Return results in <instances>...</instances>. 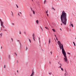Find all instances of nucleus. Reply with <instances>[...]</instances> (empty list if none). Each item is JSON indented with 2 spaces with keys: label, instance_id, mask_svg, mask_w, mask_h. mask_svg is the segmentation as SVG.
I'll list each match as a JSON object with an SVG mask.
<instances>
[{
  "label": "nucleus",
  "instance_id": "obj_1",
  "mask_svg": "<svg viewBox=\"0 0 76 76\" xmlns=\"http://www.w3.org/2000/svg\"><path fill=\"white\" fill-rule=\"evenodd\" d=\"M58 44L60 50H62V54L65 57L64 58V61L66 62V63L68 64L69 63V61H68V60L67 58V56H66V51H65L64 49V48L63 47V45L61 43V42L60 41H58Z\"/></svg>",
  "mask_w": 76,
  "mask_h": 76
},
{
  "label": "nucleus",
  "instance_id": "obj_2",
  "mask_svg": "<svg viewBox=\"0 0 76 76\" xmlns=\"http://www.w3.org/2000/svg\"><path fill=\"white\" fill-rule=\"evenodd\" d=\"M61 22L64 25H66L67 22V14L63 10L61 15Z\"/></svg>",
  "mask_w": 76,
  "mask_h": 76
},
{
  "label": "nucleus",
  "instance_id": "obj_3",
  "mask_svg": "<svg viewBox=\"0 0 76 76\" xmlns=\"http://www.w3.org/2000/svg\"><path fill=\"white\" fill-rule=\"evenodd\" d=\"M0 22H1V26L3 27V28H5V26L3 25H4V22L2 21V20L0 19Z\"/></svg>",
  "mask_w": 76,
  "mask_h": 76
},
{
  "label": "nucleus",
  "instance_id": "obj_4",
  "mask_svg": "<svg viewBox=\"0 0 76 76\" xmlns=\"http://www.w3.org/2000/svg\"><path fill=\"white\" fill-rule=\"evenodd\" d=\"M34 70H33L32 71V72L31 73L30 76H34Z\"/></svg>",
  "mask_w": 76,
  "mask_h": 76
},
{
  "label": "nucleus",
  "instance_id": "obj_5",
  "mask_svg": "<svg viewBox=\"0 0 76 76\" xmlns=\"http://www.w3.org/2000/svg\"><path fill=\"white\" fill-rule=\"evenodd\" d=\"M68 76V73H65L64 76Z\"/></svg>",
  "mask_w": 76,
  "mask_h": 76
},
{
  "label": "nucleus",
  "instance_id": "obj_6",
  "mask_svg": "<svg viewBox=\"0 0 76 76\" xmlns=\"http://www.w3.org/2000/svg\"><path fill=\"white\" fill-rule=\"evenodd\" d=\"M40 28L41 29V31L42 32H43V28L41 27V26H40Z\"/></svg>",
  "mask_w": 76,
  "mask_h": 76
},
{
  "label": "nucleus",
  "instance_id": "obj_7",
  "mask_svg": "<svg viewBox=\"0 0 76 76\" xmlns=\"http://www.w3.org/2000/svg\"><path fill=\"white\" fill-rule=\"evenodd\" d=\"M36 23L37 24L39 23V21H38V20H36Z\"/></svg>",
  "mask_w": 76,
  "mask_h": 76
},
{
  "label": "nucleus",
  "instance_id": "obj_8",
  "mask_svg": "<svg viewBox=\"0 0 76 76\" xmlns=\"http://www.w3.org/2000/svg\"><path fill=\"white\" fill-rule=\"evenodd\" d=\"M70 25L72 26V27H74L73 24H70Z\"/></svg>",
  "mask_w": 76,
  "mask_h": 76
},
{
  "label": "nucleus",
  "instance_id": "obj_9",
  "mask_svg": "<svg viewBox=\"0 0 76 76\" xmlns=\"http://www.w3.org/2000/svg\"><path fill=\"white\" fill-rule=\"evenodd\" d=\"M50 42H51V39H49V44H50Z\"/></svg>",
  "mask_w": 76,
  "mask_h": 76
},
{
  "label": "nucleus",
  "instance_id": "obj_10",
  "mask_svg": "<svg viewBox=\"0 0 76 76\" xmlns=\"http://www.w3.org/2000/svg\"><path fill=\"white\" fill-rule=\"evenodd\" d=\"M73 43L74 44L75 46L76 47V44H75V43L74 42H73Z\"/></svg>",
  "mask_w": 76,
  "mask_h": 76
},
{
  "label": "nucleus",
  "instance_id": "obj_11",
  "mask_svg": "<svg viewBox=\"0 0 76 76\" xmlns=\"http://www.w3.org/2000/svg\"><path fill=\"white\" fill-rule=\"evenodd\" d=\"M2 37V33L1 34H0V37L1 38Z\"/></svg>",
  "mask_w": 76,
  "mask_h": 76
},
{
  "label": "nucleus",
  "instance_id": "obj_12",
  "mask_svg": "<svg viewBox=\"0 0 76 76\" xmlns=\"http://www.w3.org/2000/svg\"><path fill=\"white\" fill-rule=\"evenodd\" d=\"M32 12H33V13L34 15H35V11H34V10L32 11Z\"/></svg>",
  "mask_w": 76,
  "mask_h": 76
},
{
  "label": "nucleus",
  "instance_id": "obj_13",
  "mask_svg": "<svg viewBox=\"0 0 76 76\" xmlns=\"http://www.w3.org/2000/svg\"><path fill=\"white\" fill-rule=\"evenodd\" d=\"M52 30L53 32H56V30H55V29H52Z\"/></svg>",
  "mask_w": 76,
  "mask_h": 76
},
{
  "label": "nucleus",
  "instance_id": "obj_14",
  "mask_svg": "<svg viewBox=\"0 0 76 76\" xmlns=\"http://www.w3.org/2000/svg\"><path fill=\"white\" fill-rule=\"evenodd\" d=\"M28 40L29 41H30V43H31V39H28Z\"/></svg>",
  "mask_w": 76,
  "mask_h": 76
},
{
  "label": "nucleus",
  "instance_id": "obj_15",
  "mask_svg": "<svg viewBox=\"0 0 76 76\" xmlns=\"http://www.w3.org/2000/svg\"><path fill=\"white\" fill-rule=\"evenodd\" d=\"M65 73H68L67 72V71H66V69H65Z\"/></svg>",
  "mask_w": 76,
  "mask_h": 76
},
{
  "label": "nucleus",
  "instance_id": "obj_16",
  "mask_svg": "<svg viewBox=\"0 0 76 76\" xmlns=\"http://www.w3.org/2000/svg\"><path fill=\"white\" fill-rule=\"evenodd\" d=\"M8 58L9 59H10V55H9Z\"/></svg>",
  "mask_w": 76,
  "mask_h": 76
},
{
  "label": "nucleus",
  "instance_id": "obj_17",
  "mask_svg": "<svg viewBox=\"0 0 76 76\" xmlns=\"http://www.w3.org/2000/svg\"><path fill=\"white\" fill-rule=\"evenodd\" d=\"M45 28L46 29H48V27H45Z\"/></svg>",
  "mask_w": 76,
  "mask_h": 76
},
{
  "label": "nucleus",
  "instance_id": "obj_18",
  "mask_svg": "<svg viewBox=\"0 0 76 76\" xmlns=\"http://www.w3.org/2000/svg\"><path fill=\"white\" fill-rule=\"evenodd\" d=\"M45 3H46V0H45L44 1V4H45Z\"/></svg>",
  "mask_w": 76,
  "mask_h": 76
},
{
  "label": "nucleus",
  "instance_id": "obj_19",
  "mask_svg": "<svg viewBox=\"0 0 76 76\" xmlns=\"http://www.w3.org/2000/svg\"><path fill=\"white\" fill-rule=\"evenodd\" d=\"M52 9H53V10H56V9H54V7H53L52 8Z\"/></svg>",
  "mask_w": 76,
  "mask_h": 76
},
{
  "label": "nucleus",
  "instance_id": "obj_20",
  "mask_svg": "<svg viewBox=\"0 0 76 76\" xmlns=\"http://www.w3.org/2000/svg\"><path fill=\"white\" fill-rule=\"evenodd\" d=\"M30 16H31V18H32V14H30Z\"/></svg>",
  "mask_w": 76,
  "mask_h": 76
},
{
  "label": "nucleus",
  "instance_id": "obj_21",
  "mask_svg": "<svg viewBox=\"0 0 76 76\" xmlns=\"http://www.w3.org/2000/svg\"><path fill=\"white\" fill-rule=\"evenodd\" d=\"M19 43H20V47H21V46H22V45H21V43L20 42H19Z\"/></svg>",
  "mask_w": 76,
  "mask_h": 76
},
{
  "label": "nucleus",
  "instance_id": "obj_22",
  "mask_svg": "<svg viewBox=\"0 0 76 76\" xmlns=\"http://www.w3.org/2000/svg\"><path fill=\"white\" fill-rule=\"evenodd\" d=\"M4 68L5 69H6V65H4Z\"/></svg>",
  "mask_w": 76,
  "mask_h": 76
},
{
  "label": "nucleus",
  "instance_id": "obj_23",
  "mask_svg": "<svg viewBox=\"0 0 76 76\" xmlns=\"http://www.w3.org/2000/svg\"><path fill=\"white\" fill-rule=\"evenodd\" d=\"M61 70H62V71H63V68H61Z\"/></svg>",
  "mask_w": 76,
  "mask_h": 76
},
{
  "label": "nucleus",
  "instance_id": "obj_24",
  "mask_svg": "<svg viewBox=\"0 0 76 76\" xmlns=\"http://www.w3.org/2000/svg\"><path fill=\"white\" fill-rule=\"evenodd\" d=\"M11 40L12 41V42L13 41V38H11Z\"/></svg>",
  "mask_w": 76,
  "mask_h": 76
},
{
  "label": "nucleus",
  "instance_id": "obj_25",
  "mask_svg": "<svg viewBox=\"0 0 76 76\" xmlns=\"http://www.w3.org/2000/svg\"><path fill=\"white\" fill-rule=\"evenodd\" d=\"M16 6L17 8H19V7L18 6V5L16 4Z\"/></svg>",
  "mask_w": 76,
  "mask_h": 76
},
{
  "label": "nucleus",
  "instance_id": "obj_26",
  "mask_svg": "<svg viewBox=\"0 0 76 76\" xmlns=\"http://www.w3.org/2000/svg\"><path fill=\"white\" fill-rule=\"evenodd\" d=\"M12 25H15V23H12Z\"/></svg>",
  "mask_w": 76,
  "mask_h": 76
},
{
  "label": "nucleus",
  "instance_id": "obj_27",
  "mask_svg": "<svg viewBox=\"0 0 76 76\" xmlns=\"http://www.w3.org/2000/svg\"><path fill=\"white\" fill-rule=\"evenodd\" d=\"M46 13L47 14L48 13V10H47V11L46 12Z\"/></svg>",
  "mask_w": 76,
  "mask_h": 76
},
{
  "label": "nucleus",
  "instance_id": "obj_28",
  "mask_svg": "<svg viewBox=\"0 0 76 76\" xmlns=\"http://www.w3.org/2000/svg\"><path fill=\"white\" fill-rule=\"evenodd\" d=\"M56 39L57 41H58V39H57V37H56Z\"/></svg>",
  "mask_w": 76,
  "mask_h": 76
},
{
  "label": "nucleus",
  "instance_id": "obj_29",
  "mask_svg": "<svg viewBox=\"0 0 76 76\" xmlns=\"http://www.w3.org/2000/svg\"><path fill=\"white\" fill-rule=\"evenodd\" d=\"M33 38V39H34V41H35V37H34Z\"/></svg>",
  "mask_w": 76,
  "mask_h": 76
},
{
  "label": "nucleus",
  "instance_id": "obj_30",
  "mask_svg": "<svg viewBox=\"0 0 76 76\" xmlns=\"http://www.w3.org/2000/svg\"><path fill=\"white\" fill-rule=\"evenodd\" d=\"M67 54H70V53L69 52H67Z\"/></svg>",
  "mask_w": 76,
  "mask_h": 76
},
{
  "label": "nucleus",
  "instance_id": "obj_31",
  "mask_svg": "<svg viewBox=\"0 0 76 76\" xmlns=\"http://www.w3.org/2000/svg\"><path fill=\"white\" fill-rule=\"evenodd\" d=\"M33 37H34V34H33Z\"/></svg>",
  "mask_w": 76,
  "mask_h": 76
},
{
  "label": "nucleus",
  "instance_id": "obj_32",
  "mask_svg": "<svg viewBox=\"0 0 76 76\" xmlns=\"http://www.w3.org/2000/svg\"><path fill=\"white\" fill-rule=\"evenodd\" d=\"M49 74L50 75H51V73H49Z\"/></svg>",
  "mask_w": 76,
  "mask_h": 76
},
{
  "label": "nucleus",
  "instance_id": "obj_33",
  "mask_svg": "<svg viewBox=\"0 0 76 76\" xmlns=\"http://www.w3.org/2000/svg\"><path fill=\"white\" fill-rule=\"evenodd\" d=\"M50 53H51V54L52 55V54H53V52H52L51 51L50 52Z\"/></svg>",
  "mask_w": 76,
  "mask_h": 76
},
{
  "label": "nucleus",
  "instance_id": "obj_34",
  "mask_svg": "<svg viewBox=\"0 0 76 76\" xmlns=\"http://www.w3.org/2000/svg\"><path fill=\"white\" fill-rule=\"evenodd\" d=\"M16 63H18V61H16Z\"/></svg>",
  "mask_w": 76,
  "mask_h": 76
},
{
  "label": "nucleus",
  "instance_id": "obj_35",
  "mask_svg": "<svg viewBox=\"0 0 76 76\" xmlns=\"http://www.w3.org/2000/svg\"><path fill=\"white\" fill-rule=\"evenodd\" d=\"M11 12L12 13V15H13V12Z\"/></svg>",
  "mask_w": 76,
  "mask_h": 76
},
{
  "label": "nucleus",
  "instance_id": "obj_36",
  "mask_svg": "<svg viewBox=\"0 0 76 76\" xmlns=\"http://www.w3.org/2000/svg\"><path fill=\"white\" fill-rule=\"evenodd\" d=\"M4 31H7V30L6 29H5L4 30Z\"/></svg>",
  "mask_w": 76,
  "mask_h": 76
},
{
  "label": "nucleus",
  "instance_id": "obj_37",
  "mask_svg": "<svg viewBox=\"0 0 76 76\" xmlns=\"http://www.w3.org/2000/svg\"><path fill=\"white\" fill-rule=\"evenodd\" d=\"M17 41H18V42H19V41H20L19 40H17Z\"/></svg>",
  "mask_w": 76,
  "mask_h": 76
},
{
  "label": "nucleus",
  "instance_id": "obj_38",
  "mask_svg": "<svg viewBox=\"0 0 76 76\" xmlns=\"http://www.w3.org/2000/svg\"><path fill=\"white\" fill-rule=\"evenodd\" d=\"M31 9L32 11H32H34V10H32V8H31Z\"/></svg>",
  "mask_w": 76,
  "mask_h": 76
},
{
  "label": "nucleus",
  "instance_id": "obj_39",
  "mask_svg": "<svg viewBox=\"0 0 76 76\" xmlns=\"http://www.w3.org/2000/svg\"><path fill=\"white\" fill-rule=\"evenodd\" d=\"M39 42H40V40H39V39H40V38H39Z\"/></svg>",
  "mask_w": 76,
  "mask_h": 76
},
{
  "label": "nucleus",
  "instance_id": "obj_40",
  "mask_svg": "<svg viewBox=\"0 0 76 76\" xmlns=\"http://www.w3.org/2000/svg\"><path fill=\"white\" fill-rule=\"evenodd\" d=\"M28 50V48L27 47L26 48V51H27V50Z\"/></svg>",
  "mask_w": 76,
  "mask_h": 76
},
{
  "label": "nucleus",
  "instance_id": "obj_41",
  "mask_svg": "<svg viewBox=\"0 0 76 76\" xmlns=\"http://www.w3.org/2000/svg\"><path fill=\"white\" fill-rule=\"evenodd\" d=\"M60 65L61 66H62V65H61V63H60Z\"/></svg>",
  "mask_w": 76,
  "mask_h": 76
},
{
  "label": "nucleus",
  "instance_id": "obj_42",
  "mask_svg": "<svg viewBox=\"0 0 76 76\" xmlns=\"http://www.w3.org/2000/svg\"><path fill=\"white\" fill-rule=\"evenodd\" d=\"M60 69H61V66H60Z\"/></svg>",
  "mask_w": 76,
  "mask_h": 76
},
{
  "label": "nucleus",
  "instance_id": "obj_43",
  "mask_svg": "<svg viewBox=\"0 0 76 76\" xmlns=\"http://www.w3.org/2000/svg\"><path fill=\"white\" fill-rule=\"evenodd\" d=\"M17 72H18V73H19V71L17 70Z\"/></svg>",
  "mask_w": 76,
  "mask_h": 76
},
{
  "label": "nucleus",
  "instance_id": "obj_44",
  "mask_svg": "<svg viewBox=\"0 0 76 76\" xmlns=\"http://www.w3.org/2000/svg\"><path fill=\"white\" fill-rule=\"evenodd\" d=\"M20 34H21V32H20Z\"/></svg>",
  "mask_w": 76,
  "mask_h": 76
},
{
  "label": "nucleus",
  "instance_id": "obj_45",
  "mask_svg": "<svg viewBox=\"0 0 76 76\" xmlns=\"http://www.w3.org/2000/svg\"><path fill=\"white\" fill-rule=\"evenodd\" d=\"M24 33L25 34H26V32H24Z\"/></svg>",
  "mask_w": 76,
  "mask_h": 76
},
{
  "label": "nucleus",
  "instance_id": "obj_46",
  "mask_svg": "<svg viewBox=\"0 0 76 76\" xmlns=\"http://www.w3.org/2000/svg\"><path fill=\"white\" fill-rule=\"evenodd\" d=\"M54 35H55V37H56V34H54Z\"/></svg>",
  "mask_w": 76,
  "mask_h": 76
},
{
  "label": "nucleus",
  "instance_id": "obj_47",
  "mask_svg": "<svg viewBox=\"0 0 76 76\" xmlns=\"http://www.w3.org/2000/svg\"><path fill=\"white\" fill-rule=\"evenodd\" d=\"M20 14H22V12H20Z\"/></svg>",
  "mask_w": 76,
  "mask_h": 76
},
{
  "label": "nucleus",
  "instance_id": "obj_48",
  "mask_svg": "<svg viewBox=\"0 0 76 76\" xmlns=\"http://www.w3.org/2000/svg\"><path fill=\"white\" fill-rule=\"evenodd\" d=\"M60 61H59V62H58V64H60Z\"/></svg>",
  "mask_w": 76,
  "mask_h": 76
},
{
  "label": "nucleus",
  "instance_id": "obj_49",
  "mask_svg": "<svg viewBox=\"0 0 76 76\" xmlns=\"http://www.w3.org/2000/svg\"><path fill=\"white\" fill-rule=\"evenodd\" d=\"M1 49H2V48H3V47L2 46H1Z\"/></svg>",
  "mask_w": 76,
  "mask_h": 76
},
{
  "label": "nucleus",
  "instance_id": "obj_50",
  "mask_svg": "<svg viewBox=\"0 0 76 76\" xmlns=\"http://www.w3.org/2000/svg\"><path fill=\"white\" fill-rule=\"evenodd\" d=\"M47 15L48 16V14H47Z\"/></svg>",
  "mask_w": 76,
  "mask_h": 76
},
{
  "label": "nucleus",
  "instance_id": "obj_51",
  "mask_svg": "<svg viewBox=\"0 0 76 76\" xmlns=\"http://www.w3.org/2000/svg\"><path fill=\"white\" fill-rule=\"evenodd\" d=\"M70 24H72V22H70Z\"/></svg>",
  "mask_w": 76,
  "mask_h": 76
},
{
  "label": "nucleus",
  "instance_id": "obj_52",
  "mask_svg": "<svg viewBox=\"0 0 76 76\" xmlns=\"http://www.w3.org/2000/svg\"><path fill=\"white\" fill-rule=\"evenodd\" d=\"M18 15H19V16H20V15H19V13H18Z\"/></svg>",
  "mask_w": 76,
  "mask_h": 76
},
{
  "label": "nucleus",
  "instance_id": "obj_53",
  "mask_svg": "<svg viewBox=\"0 0 76 76\" xmlns=\"http://www.w3.org/2000/svg\"><path fill=\"white\" fill-rule=\"evenodd\" d=\"M1 31H2L3 30V29H1Z\"/></svg>",
  "mask_w": 76,
  "mask_h": 76
},
{
  "label": "nucleus",
  "instance_id": "obj_54",
  "mask_svg": "<svg viewBox=\"0 0 76 76\" xmlns=\"http://www.w3.org/2000/svg\"><path fill=\"white\" fill-rule=\"evenodd\" d=\"M15 53L16 56H17V54H16V53Z\"/></svg>",
  "mask_w": 76,
  "mask_h": 76
},
{
  "label": "nucleus",
  "instance_id": "obj_55",
  "mask_svg": "<svg viewBox=\"0 0 76 76\" xmlns=\"http://www.w3.org/2000/svg\"><path fill=\"white\" fill-rule=\"evenodd\" d=\"M54 39L56 41V39H55V38H54Z\"/></svg>",
  "mask_w": 76,
  "mask_h": 76
},
{
  "label": "nucleus",
  "instance_id": "obj_56",
  "mask_svg": "<svg viewBox=\"0 0 76 76\" xmlns=\"http://www.w3.org/2000/svg\"><path fill=\"white\" fill-rule=\"evenodd\" d=\"M61 25L62 26V24H61Z\"/></svg>",
  "mask_w": 76,
  "mask_h": 76
},
{
  "label": "nucleus",
  "instance_id": "obj_57",
  "mask_svg": "<svg viewBox=\"0 0 76 76\" xmlns=\"http://www.w3.org/2000/svg\"><path fill=\"white\" fill-rule=\"evenodd\" d=\"M49 63H51V62L50 61Z\"/></svg>",
  "mask_w": 76,
  "mask_h": 76
},
{
  "label": "nucleus",
  "instance_id": "obj_58",
  "mask_svg": "<svg viewBox=\"0 0 76 76\" xmlns=\"http://www.w3.org/2000/svg\"><path fill=\"white\" fill-rule=\"evenodd\" d=\"M1 28H2L1 27Z\"/></svg>",
  "mask_w": 76,
  "mask_h": 76
},
{
  "label": "nucleus",
  "instance_id": "obj_59",
  "mask_svg": "<svg viewBox=\"0 0 76 76\" xmlns=\"http://www.w3.org/2000/svg\"><path fill=\"white\" fill-rule=\"evenodd\" d=\"M60 29H61V28Z\"/></svg>",
  "mask_w": 76,
  "mask_h": 76
},
{
  "label": "nucleus",
  "instance_id": "obj_60",
  "mask_svg": "<svg viewBox=\"0 0 76 76\" xmlns=\"http://www.w3.org/2000/svg\"><path fill=\"white\" fill-rule=\"evenodd\" d=\"M32 0V1H33V0Z\"/></svg>",
  "mask_w": 76,
  "mask_h": 76
},
{
  "label": "nucleus",
  "instance_id": "obj_61",
  "mask_svg": "<svg viewBox=\"0 0 76 76\" xmlns=\"http://www.w3.org/2000/svg\"><path fill=\"white\" fill-rule=\"evenodd\" d=\"M21 47V48H21V46H20Z\"/></svg>",
  "mask_w": 76,
  "mask_h": 76
}]
</instances>
